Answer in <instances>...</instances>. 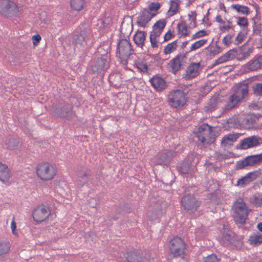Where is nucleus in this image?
Returning <instances> with one entry per match:
<instances>
[{
    "label": "nucleus",
    "instance_id": "nucleus-1",
    "mask_svg": "<svg viewBox=\"0 0 262 262\" xmlns=\"http://www.w3.org/2000/svg\"><path fill=\"white\" fill-rule=\"evenodd\" d=\"M250 211L251 209L243 201L234 202L232 206L231 212L235 224L237 225L245 224Z\"/></svg>",
    "mask_w": 262,
    "mask_h": 262
},
{
    "label": "nucleus",
    "instance_id": "nucleus-2",
    "mask_svg": "<svg viewBox=\"0 0 262 262\" xmlns=\"http://www.w3.org/2000/svg\"><path fill=\"white\" fill-rule=\"evenodd\" d=\"M232 94L229 97L226 105V109L230 110L235 107L248 94V85L240 83L234 85L232 89Z\"/></svg>",
    "mask_w": 262,
    "mask_h": 262
},
{
    "label": "nucleus",
    "instance_id": "nucleus-3",
    "mask_svg": "<svg viewBox=\"0 0 262 262\" xmlns=\"http://www.w3.org/2000/svg\"><path fill=\"white\" fill-rule=\"evenodd\" d=\"M37 177L42 181H50L55 179L57 174V168L49 162L38 163L36 167Z\"/></svg>",
    "mask_w": 262,
    "mask_h": 262
},
{
    "label": "nucleus",
    "instance_id": "nucleus-4",
    "mask_svg": "<svg viewBox=\"0 0 262 262\" xmlns=\"http://www.w3.org/2000/svg\"><path fill=\"white\" fill-rule=\"evenodd\" d=\"M187 100L186 94L181 90L172 91L168 95V104L173 108L183 106L185 105Z\"/></svg>",
    "mask_w": 262,
    "mask_h": 262
},
{
    "label": "nucleus",
    "instance_id": "nucleus-5",
    "mask_svg": "<svg viewBox=\"0 0 262 262\" xmlns=\"http://www.w3.org/2000/svg\"><path fill=\"white\" fill-rule=\"evenodd\" d=\"M186 249V244L180 237L175 236L169 242L170 254L173 257L183 256Z\"/></svg>",
    "mask_w": 262,
    "mask_h": 262
},
{
    "label": "nucleus",
    "instance_id": "nucleus-6",
    "mask_svg": "<svg viewBox=\"0 0 262 262\" xmlns=\"http://www.w3.org/2000/svg\"><path fill=\"white\" fill-rule=\"evenodd\" d=\"M212 131V127L204 123L199 126L195 136L203 145H209L214 140L211 135Z\"/></svg>",
    "mask_w": 262,
    "mask_h": 262
},
{
    "label": "nucleus",
    "instance_id": "nucleus-7",
    "mask_svg": "<svg viewBox=\"0 0 262 262\" xmlns=\"http://www.w3.org/2000/svg\"><path fill=\"white\" fill-rule=\"evenodd\" d=\"M131 45L127 39L120 40L118 45L117 56L120 59V62L126 65L129 56L132 54Z\"/></svg>",
    "mask_w": 262,
    "mask_h": 262
},
{
    "label": "nucleus",
    "instance_id": "nucleus-8",
    "mask_svg": "<svg viewBox=\"0 0 262 262\" xmlns=\"http://www.w3.org/2000/svg\"><path fill=\"white\" fill-rule=\"evenodd\" d=\"M19 12L17 5L11 0H0V14L6 16H16Z\"/></svg>",
    "mask_w": 262,
    "mask_h": 262
},
{
    "label": "nucleus",
    "instance_id": "nucleus-9",
    "mask_svg": "<svg viewBox=\"0 0 262 262\" xmlns=\"http://www.w3.org/2000/svg\"><path fill=\"white\" fill-rule=\"evenodd\" d=\"M166 21L164 19H160L157 21L152 27V31L150 34V41L152 48L158 47L159 37L163 29L166 26Z\"/></svg>",
    "mask_w": 262,
    "mask_h": 262
},
{
    "label": "nucleus",
    "instance_id": "nucleus-10",
    "mask_svg": "<svg viewBox=\"0 0 262 262\" xmlns=\"http://www.w3.org/2000/svg\"><path fill=\"white\" fill-rule=\"evenodd\" d=\"M181 204L185 210L193 213L200 206L201 202L198 200L193 194L189 193L182 198Z\"/></svg>",
    "mask_w": 262,
    "mask_h": 262
},
{
    "label": "nucleus",
    "instance_id": "nucleus-11",
    "mask_svg": "<svg viewBox=\"0 0 262 262\" xmlns=\"http://www.w3.org/2000/svg\"><path fill=\"white\" fill-rule=\"evenodd\" d=\"M186 58L185 54H178L174 58L170 60L167 63V70L172 73H176L179 71Z\"/></svg>",
    "mask_w": 262,
    "mask_h": 262
},
{
    "label": "nucleus",
    "instance_id": "nucleus-12",
    "mask_svg": "<svg viewBox=\"0 0 262 262\" xmlns=\"http://www.w3.org/2000/svg\"><path fill=\"white\" fill-rule=\"evenodd\" d=\"M51 214L50 210L43 205H39L34 210L32 216L35 221L42 222L47 219Z\"/></svg>",
    "mask_w": 262,
    "mask_h": 262
},
{
    "label": "nucleus",
    "instance_id": "nucleus-13",
    "mask_svg": "<svg viewBox=\"0 0 262 262\" xmlns=\"http://www.w3.org/2000/svg\"><path fill=\"white\" fill-rule=\"evenodd\" d=\"M262 162V153L260 154L250 156L238 163L239 168H244L248 166H252Z\"/></svg>",
    "mask_w": 262,
    "mask_h": 262
},
{
    "label": "nucleus",
    "instance_id": "nucleus-14",
    "mask_svg": "<svg viewBox=\"0 0 262 262\" xmlns=\"http://www.w3.org/2000/svg\"><path fill=\"white\" fill-rule=\"evenodd\" d=\"M260 170L261 169H259L258 170L248 173L244 177L237 180L236 186L244 187L249 184L259 177L260 174Z\"/></svg>",
    "mask_w": 262,
    "mask_h": 262
},
{
    "label": "nucleus",
    "instance_id": "nucleus-15",
    "mask_svg": "<svg viewBox=\"0 0 262 262\" xmlns=\"http://www.w3.org/2000/svg\"><path fill=\"white\" fill-rule=\"evenodd\" d=\"M11 171L8 166L0 162V181L6 185H9L11 183Z\"/></svg>",
    "mask_w": 262,
    "mask_h": 262
},
{
    "label": "nucleus",
    "instance_id": "nucleus-16",
    "mask_svg": "<svg viewBox=\"0 0 262 262\" xmlns=\"http://www.w3.org/2000/svg\"><path fill=\"white\" fill-rule=\"evenodd\" d=\"M201 64L200 62L191 63L187 67L185 75V77L187 79H191L199 74V70L200 69Z\"/></svg>",
    "mask_w": 262,
    "mask_h": 262
},
{
    "label": "nucleus",
    "instance_id": "nucleus-17",
    "mask_svg": "<svg viewBox=\"0 0 262 262\" xmlns=\"http://www.w3.org/2000/svg\"><path fill=\"white\" fill-rule=\"evenodd\" d=\"M260 138L256 136H252L244 139L241 143V147L247 149L253 147L258 146L259 144Z\"/></svg>",
    "mask_w": 262,
    "mask_h": 262
},
{
    "label": "nucleus",
    "instance_id": "nucleus-18",
    "mask_svg": "<svg viewBox=\"0 0 262 262\" xmlns=\"http://www.w3.org/2000/svg\"><path fill=\"white\" fill-rule=\"evenodd\" d=\"M223 240L225 244L232 245L237 247L241 244L242 238L235 233H231L225 234Z\"/></svg>",
    "mask_w": 262,
    "mask_h": 262
},
{
    "label": "nucleus",
    "instance_id": "nucleus-19",
    "mask_svg": "<svg viewBox=\"0 0 262 262\" xmlns=\"http://www.w3.org/2000/svg\"><path fill=\"white\" fill-rule=\"evenodd\" d=\"M108 68L107 60L102 58H98L92 67L93 73H100Z\"/></svg>",
    "mask_w": 262,
    "mask_h": 262
},
{
    "label": "nucleus",
    "instance_id": "nucleus-20",
    "mask_svg": "<svg viewBox=\"0 0 262 262\" xmlns=\"http://www.w3.org/2000/svg\"><path fill=\"white\" fill-rule=\"evenodd\" d=\"M152 18L148 12L144 9L138 17L137 24L141 27H145Z\"/></svg>",
    "mask_w": 262,
    "mask_h": 262
},
{
    "label": "nucleus",
    "instance_id": "nucleus-21",
    "mask_svg": "<svg viewBox=\"0 0 262 262\" xmlns=\"http://www.w3.org/2000/svg\"><path fill=\"white\" fill-rule=\"evenodd\" d=\"M177 30L178 34L180 37H185L190 34V27L185 21L178 24Z\"/></svg>",
    "mask_w": 262,
    "mask_h": 262
},
{
    "label": "nucleus",
    "instance_id": "nucleus-22",
    "mask_svg": "<svg viewBox=\"0 0 262 262\" xmlns=\"http://www.w3.org/2000/svg\"><path fill=\"white\" fill-rule=\"evenodd\" d=\"M179 5V0H170L169 1V8L167 12V15L168 17H172L178 13Z\"/></svg>",
    "mask_w": 262,
    "mask_h": 262
},
{
    "label": "nucleus",
    "instance_id": "nucleus-23",
    "mask_svg": "<svg viewBox=\"0 0 262 262\" xmlns=\"http://www.w3.org/2000/svg\"><path fill=\"white\" fill-rule=\"evenodd\" d=\"M71 9L74 11L79 12L86 6L85 0H70Z\"/></svg>",
    "mask_w": 262,
    "mask_h": 262
},
{
    "label": "nucleus",
    "instance_id": "nucleus-24",
    "mask_svg": "<svg viewBox=\"0 0 262 262\" xmlns=\"http://www.w3.org/2000/svg\"><path fill=\"white\" fill-rule=\"evenodd\" d=\"M161 5L160 3L157 2H154L150 3L148 7L146 9H145L146 11L148 12V13L152 16L153 17L156 16L158 12L160 9Z\"/></svg>",
    "mask_w": 262,
    "mask_h": 262
},
{
    "label": "nucleus",
    "instance_id": "nucleus-25",
    "mask_svg": "<svg viewBox=\"0 0 262 262\" xmlns=\"http://www.w3.org/2000/svg\"><path fill=\"white\" fill-rule=\"evenodd\" d=\"M151 85L158 91L164 89L165 82L160 77H153L150 80Z\"/></svg>",
    "mask_w": 262,
    "mask_h": 262
},
{
    "label": "nucleus",
    "instance_id": "nucleus-26",
    "mask_svg": "<svg viewBox=\"0 0 262 262\" xmlns=\"http://www.w3.org/2000/svg\"><path fill=\"white\" fill-rule=\"evenodd\" d=\"M128 262H143L144 260L140 253L130 252L126 257Z\"/></svg>",
    "mask_w": 262,
    "mask_h": 262
},
{
    "label": "nucleus",
    "instance_id": "nucleus-27",
    "mask_svg": "<svg viewBox=\"0 0 262 262\" xmlns=\"http://www.w3.org/2000/svg\"><path fill=\"white\" fill-rule=\"evenodd\" d=\"M146 34L143 31H138L134 36V40L136 44L142 46L145 40Z\"/></svg>",
    "mask_w": 262,
    "mask_h": 262
},
{
    "label": "nucleus",
    "instance_id": "nucleus-28",
    "mask_svg": "<svg viewBox=\"0 0 262 262\" xmlns=\"http://www.w3.org/2000/svg\"><path fill=\"white\" fill-rule=\"evenodd\" d=\"M208 41L207 39H202L193 43L189 47V52L194 51L203 47Z\"/></svg>",
    "mask_w": 262,
    "mask_h": 262
},
{
    "label": "nucleus",
    "instance_id": "nucleus-29",
    "mask_svg": "<svg viewBox=\"0 0 262 262\" xmlns=\"http://www.w3.org/2000/svg\"><path fill=\"white\" fill-rule=\"evenodd\" d=\"M168 155L167 152L159 153L156 156V160L154 162L155 165H162L168 160Z\"/></svg>",
    "mask_w": 262,
    "mask_h": 262
},
{
    "label": "nucleus",
    "instance_id": "nucleus-30",
    "mask_svg": "<svg viewBox=\"0 0 262 262\" xmlns=\"http://www.w3.org/2000/svg\"><path fill=\"white\" fill-rule=\"evenodd\" d=\"M178 47L177 41L174 40L169 43H168L163 50V53L165 55L170 54L175 51Z\"/></svg>",
    "mask_w": 262,
    "mask_h": 262
},
{
    "label": "nucleus",
    "instance_id": "nucleus-31",
    "mask_svg": "<svg viewBox=\"0 0 262 262\" xmlns=\"http://www.w3.org/2000/svg\"><path fill=\"white\" fill-rule=\"evenodd\" d=\"M235 51L233 50H231L228 51L226 54L222 56L220 58H219L217 60V62L218 63H222L225 62L229 60L230 59L233 58L235 54Z\"/></svg>",
    "mask_w": 262,
    "mask_h": 262
},
{
    "label": "nucleus",
    "instance_id": "nucleus-32",
    "mask_svg": "<svg viewBox=\"0 0 262 262\" xmlns=\"http://www.w3.org/2000/svg\"><path fill=\"white\" fill-rule=\"evenodd\" d=\"M261 59H256L250 61L248 64V68L251 71H255L260 68L262 65Z\"/></svg>",
    "mask_w": 262,
    "mask_h": 262
},
{
    "label": "nucleus",
    "instance_id": "nucleus-33",
    "mask_svg": "<svg viewBox=\"0 0 262 262\" xmlns=\"http://www.w3.org/2000/svg\"><path fill=\"white\" fill-rule=\"evenodd\" d=\"M134 65L135 67L140 72H146L148 70V66L147 64L140 59L135 61Z\"/></svg>",
    "mask_w": 262,
    "mask_h": 262
},
{
    "label": "nucleus",
    "instance_id": "nucleus-34",
    "mask_svg": "<svg viewBox=\"0 0 262 262\" xmlns=\"http://www.w3.org/2000/svg\"><path fill=\"white\" fill-rule=\"evenodd\" d=\"M232 7L237 12L241 13L243 14L248 15L249 13V9L247 6L235 4L232 5Z\"/></svg>",
    "mask_w": 262,
    "mask_h": 262
},
{
    "label": "nucleus",
    "instance_id": "nucleus-35",
    "mask_svg": "<svg viewBox=\"0 0 262 262\" xmlns=\"http://www.w3.org/2000/svg\"><path fill=\"white\" fill-rule=\"evenodd\" d=\"M251 245H256L262 243V234H255L250 236L249 239Z\"/></svg>",
    "mask_w": 262,
    "mask_h": 262
},
{
    "label": "nucleus",
    "instance_id": "nucleus-36",
    "mask_svg": "<svg viewBox=\"0 0 262 262\" xmlns=\"http://www.w3.org/2000/svg\"><path fill=\"white\" fill-rule=\"evenodd\" d=\"M178 170L183 174L188 173L190 171V166L188 162H182L178 167Z\"/></svg>",
    "mask_w": 262,
    "mask_h": 262
},
{
    "label": "nucleus",
    "instance_id": "nucleus-37",
    "mask_svg": "<svg viewBox=\"0 0 262 262\" xmlns=\"http://www.w3.org/2000/svg\"><path fill=\"white\" fill-rule=\"evenodd\" d=\"M10 244L8 242H0V256L6 254L10 250Z\"/></svg>",
    "mask_w": 262,
    "mask_h": 262
},
{
    "label": "nucleus",
    "instance_id": "nucleus-38",
    "mask_svg": "<svg viewBox=\"0 0 262 262\" xmlns=\"http://www.w3.org/2000/svg\"><path fill=\"white\" fill-rule=\"evenodd\" d=\"M237 24L240 26L241 28H247L248 26V19L245 17H237Z\"/></svg>",
    "mask_w": 262,
    "mask_h": 262
},
{
    "label": "nucleus",
    "instance_id": "nucleus-39",
    "mask_svg": "<svg viewBox=\"0 0 262 262\" xmlns=\"http://www.w3.org/2000/svg\"><path fill=\"white\" fill-rule=\"evenodd\" d=\"M237 137L235 135L233 134H229L226 136H225L222 141V143L223 144H227V141H231L235 142L237 140Z\"/></svg>",
    "mask_w": 262,
    "mask_h": 262
},
{
    "label": "nucleus",
    "instance_id": "nucleus-40",
    "mask_svg": "<svg viewBox=\"0 0 262 262\" xmlns=\"http://www.w3.org/2000/svg\"><path fill=\"white\" fill-rule=\"evenodd\" d=\"M207 35L208 33L207 31L204 30H201L193 34L191 36V40H194L197 38H200Z\"/></svg>",
    "mask_w": 262,
    "mask_h": 262
},
{
    "label": "nucleus",
    "instance_id": "nucleus-41",
    "mask_svg": "<svg viewBox=\"0 0 262 262\" xmlns=\"http://www.w3.org/2000/svg\"><path fill=\"white\" fill-rule=\"evenodd\" d=\"M250 202L255 206H260L262 205V196L253 197Z\"/></svg>",
    "mask_w": 262,
    "mask_h": 262
},
{
    "label": "nucleus",
    "instance_id": "nucleus-42",
    "mask_svg": "<svg viewBox=\"0 0 262 262\" xmlns=\"http://www.w3.org/2000/svg\"><path fill=\"white\" fill-rule=\"evenodd\" d=\"M246 34L242 32H239L235 38V43L236 45L241 43L246 38Z\"/></svg>",
    "mask_w": 262,
    "mask_h": 262
},
{
    "label": "nucleus",
    "instance_id": "nucleus-43",
    "mask_svg": "<svg viewBox=\"0 0 262 262\" xmlns=\"http://www.w3.org/2000/svg\"><path fill=\"white\" fill-rule=\"evenodd\" d=\"M203 262H219V259L214 254H211L204 258Z\"/></svg>",
    "mask_w": 262,
    "mask_h": 262
},
{
    "label": "nucleus",
    "instance_id": "nucleus-44",
    "mask_svg": "<svg viewBox=\"0 0 262 262\" xmlns=\"http://www.w3.org/2000/svg\"><path fill=\"white\" fill-rule=\"evenodd\" d=\"M10 228H11V231H12V233H13V234H14L15 236H17L18 235V232L16 230V223L15 222V217H13L12 220V221H11V223Z\"/></svg>",
    "mask_w": 262,
    "mask_h": 262
},
{
    "label": "nucleus",
    "instance_id": "nucleus-45",
    "mask_svg": "<svg viewBox=\"0 0 262 262\" xmlns=\"http://www.w3.org/2000/svg\"><path fill=\"white\" fill-rule=\"evenodd\" d=\"M232 35H227L223 39V43L226 46H229L232 42Z\"/></svg>",
    "mask_w": 262,
    "mask_h": 262
},
{
    "label": "nucleus",
    "instance_id": "nucleus-46",
    "mask_svg": "<svg viewBox=\"0 0 262 262\" xmlns=\"http://www.w3.org/2000/svg\"><path fill=\"white\" fill-rule=\"evenodd\" d=\"M188 17H189V20L194 23V26L196 24V14L195 12L191 11L190 13L188 14Z\"/></svg>",
    "mask_w": 262,
    "mask_h": 262
},
{
    "label": "nucleus",
    "instance_id": "nucleus-47",
    "mask_svg": "<svg viewBox=\"0 0 262 262\" xmlns=\"http://www.w3.org/2000/svg\"><path fill=\"white\" fill-rule=\"evenodd\" d=\"M254 91L255 93L262 95V83L256 84L254 87Z\"/></svg>",
    "mask_w": 262,
    "mask_h": 262
},
{
    "label": "nucleus",
    "instance_id": "nucleus-48",
    "mask_svg": "<svg viewBox=\"0 0 262 262\" xmlns=\"http://www.w3.org/2000/svg\"><path fill=\"white\" fill-rule=\"evenodd\" d=\"M41 38L40 35L35 34L32 36V40L34 45H37L41 40Z\"/></svg>",
    "mask_w": 262,
    "mask_h": 262
},
{
    "label": "nucleus",
    "instance_id": "nucleus-49",
    "mask_svg": "<svg viewBox=\"0 0 262 262\" xmlns=\"http://www.w3.org/2000/svg\"><path fill=\"white\" fill-rule=\"evenodd\" d=\"M249 56L248 52H242L238 55V59L239 60H244Z\"/></svg>",
    "mask_w": 262,
    "mask_h": 262
},
{
    "label": "nucleus",
    "instance_id": "nucleus-50",
    "mask_svg": "<svg viewBox=\"0 0 262 262\" xmlns=\"http://www.w3.org/2000/svg\"><path fill=\"white\" fill-rule=\"evenodd\" d=\"M174 35L171 31H168L164 35V40L167 41L173 37Z\"/></svg>",
    "mask_w": 262,
    "mask_h": 262
},
{
    "label": "nucleus",
    "instance_id": "nucleus-51",
    "mask_svg": "<svg viewBox=\"0 0 262 262\" xmlns=\"http://www.w3.org/2000/svg\"><path fill=\"white\" fill-rule=\"evenodd\" d=\"M81 179L83 180L85 182H87L88 179V175L86 173H84L78 177V182L80 181Z\"/></svg>",
    "mask_w": 262,
    "mask_h": 262
},
{
    "label": "nucleus",
    "instance_id": "nucleus-52",
    "mask_svg": "<svg viewBox=\"0 0 262 262\" xmlns=\"http://www.w3.org/2000/svg\"><path fill=\"white\" fill-rule=\"evenodd\" d=\"M215 21L220 24L225 23V21L222 18V16L220 15H217L215 17Z\"/></svg>",
    "mask_w": 262,
    "mask_h": 262
},
{
    "label": "nucleus",
    "instance_id": "nucleus-53",
    "mask_svg": "<svg viewBox=\"0 0 262 262\" xmlns=\"http://www.w3.org/2000/svg\"><path fill=\"white\" fill-rule=\"evenodd\" d=\"M257 227L258 230L262 232V223H258L257 224Z\"/></svg>",
    "mask_w": 262,
    "mask_h": 262
},
{
    "label": "nucleus",
    "instance_id": "nucleus-54",
    "mask_svg": "<svg viewBox=\"0 0 262 262\" xmlns=\"http://www.w3.org/2000/svg\"><path fill=\"white\" fill-rule=\"evenodd\" d=\"M223 29L225 30H228L229 29L231 28V27L229 25H225L224 26L222 27Z\"/></svg>",
    "mask_w": 262,
    "mask_h": 262
},
{
    "label": "nucleus",
    "instance_id": "nucleus-55",
    "mask_svg": "<svg viewBox=\"0 0 262 262\" xmlns=\"http://www.w3.org/2000/svg\"><path fill=\"white\" fill-rule=\"evenodd\" d=\"M8 147L10 149H13L14 148V147L13 146H11L10 145H8Z\"/></svg>",
    "mask_w": 262,
    "mask_h": 262
},
{
    "label": "nucleus",
    "instance_id": "nucleus-56",
    "mask_svg": "<svg viewBox=\"0 0 262 262\" xmlns=\"http://www.w3.org/2000/svg\"><path fill=\"white\" fill-rule=\"evenodd\" d=\"M260 184H262V178H261V179L260 180Z\"/></svg>",
    "mask_w": 262,
    "mask_h": 262
}]
</instances>
